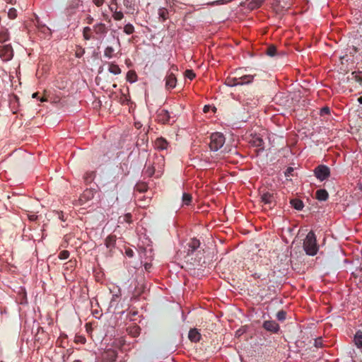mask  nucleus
<instances>
[{"mask_svg":"<svg viewBox=\"0 0 362 362\" xmlns=\"http://www.w3.org/2000/svg\"><path fill=\"white\" fill-rule=\"evenodd\" d=\"M164 158L163 156H156L152 163L148 160V165L146 166L144 174L148 177H151L156 174L158 177L163 170Z\"/></svg>","mask_w":362,"mask_h":362,"instance_id":"obj_1","label":"nucleus"},{"mask_svg":"<svg viewBox=\"0 0 362 362\" xmlns=\"http://www.w3.org/2000/svg\"><path fill=\"white\" fill-rule=\"evenodd\" d=\"M303 248L306 254L314 256L318 251L316 236L313 231H310L303 242Z\"/></svg>","mask_w":362,"mask_h":362,"instance_id":"obj_2","label":"nucleus"},{"mask_svg":"<svg viewBox=\"0 0 362 362\" xmlns=\"http://www.w3.org/2000/svg\"><path fill=\"white\" fill-rule=\"evenodd\" d=\"M225 143V137L219 132L214 133L210 136L209 148L211 151H216L221 148Z\"/></svg>","mask_w":362,"mask_h":362,"instance_id":"obj_3","label":"nucleus"},{"mask_svg":"<svg viewBox=\"0 0 362 362\" xmlns=\"http://www.w3.org/2000/svg\"><path fill=\"white\" fill-rule=\"evenodd\" d=\"M13 57V49L10 44L0 45V58L4 62L10 61Z\"/></svg>","mask_w":362,"mask_h":362,"instance_id":"obj_4","label":"nucleus"},{"mask_svg":"<svg viewBox=\"0 0 362 362\" xmlns=\"http://www.w3.org/2000/svg\"><path fill=\"white\" fill-rule=\"evenodd\" d=\"M314 173L318 180L323 181L329 177L330 170L327 166L320 165L315 169Z\"/></svg>","mask_w":362,"mask_h":362,"instance_id":"obj_5","label":"nucleus"},{"mask_svg":"<svg viewBox=\"0 0 362 362\" xmlns=\"http://www.w3.org/2000/svg\"><path fill=\"white\" fill-rule=\"evenodd\" d=\"M259 194L261 201L264 204H267L271 207L274 204V197L272 192L265 189H259Z\"/></svg>","mask_w":362,"mask_h":362,"instance_id":"obj_6","label":"nucleus"},{"mask_svg":"<svg viewBox=\"0 0 362 362\" xmlns=\"http://www.w3.org/2000/svg\"><path fill=\"white\" fill-rule=\"evenodd\" d=\"M93 30L98 38H103L106 36L108 32V28L105 23L100 22L93 26Z\"/></svg>","mask_w":362,"mask_h":362,"instance_id":"obj_7","label":"nucleus"},{"mask_svg":"<svg viewBox=\"0 0 362 362\" xmlns=\"http://www.w3.org/2000/svg\"><path fill=\"white\" fill-rule=\"evenodd\" d=\"M95 192L92 189H86L80 196L78 202L81 205L86 204L94 197Z\"/></svg>","mask_w":362,"mask_h":362,"instance_id":"obj_8","label":"nucleus"},{"mask_svg":"<svg viewBox=\"0 0 362 362\" xmlns=\"http://www.w3.org/2000/svg\"><path fill=\"white\" fill-rule=\"evenodd\" d=\"M148 189V185L146 182H138L134 187V196L138 202L142 201L141 194L146 192Z\"/></svg>","mask_w":362,"mask_h":362,"instance_id":"obj_9","label":"nucleus"},{"mask_svg":"<svg viewBox=\"0 0 362 362\" xmlns=\"http://www.w3.org/2000/svg\"><path fill=\"white\" fill-rule=\"evenodd\" d=\"M117 357V353L115 350L107 349L102 356L103 362H115Z\"/></svg>","mask_w":362,"mask_h":362,"instance_id":"obj_10","label":"nucleus"},{"mask_svg":"<svg viewBox=\"0 0 362 362\" xmlns=\"http://www.w3.org/2000/svg\"><path fill=\"white\" fill-rule=\"evenodd\" d=\"M177 78L173 72H168L165 77V88L173 89L176 86Z\"/></svg>","mask_w":362,"mask_h":362,"instance_id":"obj_11","label":"nucleus"},{"mask_svg":"<svg viewBox=\"0 0 362 362\" xmlns=\"http://www.w3.org/2000/svg\"><path fill=\"white\" fill-rule=\"evenodd\" d=\"M263 327L269 332L276 333L279 330V325L274 320H267L263 323Z\"/></svg>","mask_w":362,"mask_h":362,"instance_id":"obj_12","label":"nucleus"},{"mask_svg":"<svg viewBox=\"0 0 362 362\" xmlns=\"http://www.w3.org/2000/svg\"><path fill=\"white\" fill-rule=\"evenodd\" d=\"M170 118V112L164 109L158 111L157 119L158 122L165 124L169 122Z\"/></svg>","mask_w":362,"mask_h":362,"instance_id":"obj_13","label":"nucleus"},{"mask_svg":"<svg viewBox=\"0 0 362 362\" xmlns=\"http://www.w3.org/2000/svg\"><path fill=\"white\" fill-rule=\"evenodd\" d=\"M154 146L158 150H165L168 147V142L163 137H159L156 139Z\"/></svg>","mask_w":362,"mask_h":362,"instance_id":"obj_14","label":"nucleus"},{"mask_svg":"<svg viewBox=\"0 0 362 362\" xmlns=\"http://www.w3.org/2000/svg\"><path fill=\"white\" fill-rule=\"evenodd\" d=\"M200 246V242L196 238H192L188 243L187 255H190Z\"/></svg>","mask_w":362,"mask_h":362,"instance_id":"obj_15","label":"nucleus"},{"mask_svg":"<svg viewBox=\"0 0 362 362\" xmlns=\"http://www.w3.org/2000/svg\"><path fill=\"white\" fill-rule=\"evenodd\" d=\"M265 0H246L245 4L250 10L259 8Z\"/></svg>","mask_w":362,"mask_h":362,"instance_id":"obj_16","label":"nucleus"},{"mask_svg":"<svg viewBox=\"0 0 362 362\" xmlns=\"http://www.w3.org/2000/svg\"><path fill=\"white\" fill-rule=\"evenodd\" d=\"M189 339L192 342H198L201 339V334L197 329H191L188 334Z\"/></svg>","mask_w":362,"mask_h":362,"instance_id":"obj_17","label":"nucleus"},{"mask_svg":"<svg viewBox=\"0 0 362 362\" xmlns=\"http://www.w3.org/2000/svg\"><path fill=\"white\" fill-rule=\"evenodd\" d=\"M140 327L136 325L129 326L127 329V333L132 337H138L140 334Z\"/></svg>","mask_w":362,"mask_h":362,"instance_id":"obj_18","label":"nucleus"},{"mask_svg":"<svg viewBox=\"0 0 362 362\" xmlns=\"http://www.w3.org/2000/svg\"><path fill=\"white\" fill-rule=\"evenodd\" d=\"M116 239V235H108L105 240V246L110 250H112L115 245Z\"/></svg>","mask_w":362,"mask_h":362,"instance_id":"obj_19","label":"nucleus"},{"mask_svg":"<svg viewBox=\"0 0 362 362\" xmlns=\"http://www.w3.org/2000/svg\"><path fill=\"white\" fill-rule=\"evenodd\" d=\"M328 192L324 189H318L315 193V197L319 201H326L328 199Z\"/></svg>","mask_w":362,"mask_h":362,"instance_id":"obj_20","label":"nucleus"},{"mask_svg":"<svg viewBox=\"0 0 362 362\" xmlns=\"http://www.w3.org/2000/svg\"><path fill=\"white\" fill-rule=\"evenodd\" d=\"M9 37L8 29L4 27H0V42L4 43L7 42Z\"/></svg>","mask_w":362,"mask_h":362,"instance_id":"obj_21","label":"nucleus"},{"mask_svg":"<svg viewBox=\"0 0 362 362\" xmlns=\"http://www.w3.org/2000/svg\"><path fill=\"white\" fill-rule=\"evenodd\" d=\"M159 20L162 22L165 21L169 18V12L166 8H160L158 11Z\"/></svg>","mask_w":362,"mask_h":362,"instance_id":"obj_22","label":"nucleus"},{"mask_svg":"<svg viewBox=\"0 0 362 362\" xmlns=\"http://www.w3.org/2000/svg\"><path fill=\"white\" fill-rule=\"evenodd\" d=\"M254 76L252 75H244L238 77L239 85H245L251 83L253 81Z\"/></svg>","mask_w":362,"mask_h":362,"instance_id":"obj_23","label":"nucleus"},{"mask_svg":"<svg viewBox=\"0 0 362 362\" xmlns=\"http://www.w3.org/2000/svg\"><path fill=\"white\" fill-rule=\"evenodd\" d=\"M104 56L107 59H112L116 56L115 49L111 46H107L104 50Z\"/></svg>","mask_w":362,"mask_h":362,"instance_id":"obj_24","label":"nucleus"},{"mask_svg":"<svg viewBox=\"0 0 362 362\" xmlns=\"http://www.w3.org/2000/svg\"><path fill=\"white\" fill-rule=\"evenodd\" d=\"M108 71L115 75H118L121 74V69L119 68V66L117 64H114L112 62L109 64Z\"/></svg>","mask_w":362,"mask_h":362,"instance_id":"obj_25","label":"nucleus"},{"mask_svg":"<svg viewBox=\"0 0 362 362\" xmlns=\"http://www.w3.org/2000/svg\"><path fill=\"white\" fill-rule=\"evenodd\" d=\"M92 29L88 27H84L83 29V37L85 40H90L92 38H94V37L92 35L91 33Z\"/></svg>","mask_w":362,"mask_h":362,"instance_id":"obj_26","label":"nucleus"},{"mask_svg":"<svg viewBox=\"0 0 362 362\" xmlns=\"http://www.w3.org/2000/svg\"><path fill=\"white\" fill-rule=\"evenodd\" d=\"M250 143L252 146L263 148L264 141L263 139L259 136H254Z\"/></svg>","mask_w":362,"mask_h":362,"instance_id":"obj_27","label":"nucleus"},{"mask_svg":"<svg viewBox=\"0 0 362 362\" xmlns=\"http://www.w3.org/2000/svg\"><path fill=\"white\" fill-rule=\"evenodd\" d=\"M137 74L135 71L130 70L127 74V81L129 83H134L137 81Z\"/></svg>","mask_w":362,"mask_h":362,"instance_id":"obj_28","label":"nucleus"},{"mask_svg":"<svg viewBox=\"0 0 362 362\" xmlns=\"http://www.w3.org/2000/svg\"><path fill=\"white\" fill-rule=\"evenodd\" d=\"M354 343L358 348H362V331H358L356 333Z\"/></svg>","mask_w":362,"mask_h":362,"instance_id":"obj_29","label":"nucleus"},{"mask_svg":"<svg viewBox=\"0 0 362 362\" xmlns=\"http://www.w3.org/2000/svg\"><path fill=\"white\" fill-rule=\"evenodd\" d=\"M226 85L228 86H235L239 85L238 78V77H230L228 76L225 81Z\"/></svg>","mask_w":362,"mask_h":362,"instance_id":"obj_30","label":"nucleus"},{"mask_svg":"<svg viewBox=\"0 0 362 362\" xmlns=\"http://www.w3.org/2000/svg\"><path fill=\"white\" fill-rule=\"evenodd\" d=\"M95 176L94 171L86 172L83 176V179L86 183H90L93 181Z\"/></svg>","mask_w":362,"mask_h":362,"instance_id":"obj_31","label":"nucleus"},{"mask_svg":"<svg viewBox=\"0 0 362 362\" xmlns=\"http://www.w3.org/2000/svg\"><path fill=\"white\" fill-rule=\"evenodd\" d=\"M37 23V24L36 25V26L39 32L42 33L45 35H50V30L48 27H47L45 25H41L38 21Z\"/></svg>","mask_w":362,"mask_h":362,"instance_id":"obj_32","label":"nucleus"},{"mask_svg":"<svg viewBox=\"0 0 362 362\" xmlns=\"http://www.w3.org/2000/svg\"><path fill=\"white\" fill-rule=\"evenodd\" d=\"M291 204L293 206L294 209L297 210H301L303 208V203L300 199H292L291 201Z\"/></svg>","mask_w":362,"mask_h":362,"instance_id":"obj_33","label":"nucleus"},{"mask_svg":"<svg viewBox=\"0 0 362 362\" xmlns=\"http://www.w3.org/2000/svg\"><path fill=\"white\" fill-rule=\"evenodd\" d=\"M182 199L183 205L189 206L192 202V197L190 194L185 192L182 194Z\"/></svg>","mask_w":362,"mask_h":362,"instance_id":"obj_34","label":"nucleus"},{"mask_svg":"<svg viewBox=\"0 0 362 362\" xmlns=\"http://www.w3.org/2000/svg\"><path fill=\"white\" fill-rule=\"evenodd\" d=\"M134 31V27L131 23H127L124 26V33H125L127 35L133 34Z\"/></svg>","mask_w":362,"mask_h":362,"instance_id":"obj_35","label":"nucleus"},{"mask_svg":"<svg viewBox=\"0 0 362 362\" xmlns=\"http://www.w3.org/2000/svg\"><path fill=\"white\" fill-rule=\"evenodd\" d=\"M132 214L130 213H127L123 216L119 217V223L126 222L127 223H131L132 222Z\"/></svg>","mask_w":362,"mask_h":362,"instance_id":"obj_36","label":"nucleus"},{"mask_svg":"<svg viewBox=\"0 0 362 362\" xmlns=\"http://www.w3.org/2000/svg\"><path fill=\"white\" fill-rule=\"evenodd\" d=\"M266 54L268 55V56H270V57H274L276 54V47L272 45H269L267 48V50H266Z\"/></svg>","mask_w":362,"mask_h":362,"instance_id":"obj_37","label":"nucleus"},{"mask_svg":"<svg viewBox=\"0 0 362 362\" xmlns=\"http://www.w3.org/2000/svg\"><path fill=\"white\" fill-rule=\"evenodd\" d=\"M112 18L115 21H119L124 18V13L120 11H116L112 13Z\"/></svg>","mask_w":362,"mask_h":362,"instance_id":"obj_38","label":"nucleus"},{"mask_svg":"<svg viewBox=\"0 0 362 362\" xmlns=\"http://www.w3.org/2000/svg\"><path fill=\"white\" fill-rule=\"evenodd\" d=\"M85 53V49L80 47V46H76V50H75V56L77 58H81Z\"/></svg>","mask_w":362,"mask_h":362,"instance_id":"obj_39","label":"nucleus"},{"mask_svg":"<svg viewBox=\"0 0 362 362\" xmlns=\"http://www.w3.org/2000/svg\"><path fill=\"white\" fill-rule=\"evenodd\" d=\"M185 76L189 78V80H193L195 78L196 75L192 70L187 69L185 72Z\"/></svg>","mask_w":362,"mask_h":362,"instance_id":"obj_40","label":"nucleus"},{"mask_svg":"<svg viewBox=\"0 0 362 362\" xmlns=\"http://www.w3.org/2000/svg\"><path fill=\"white\" fill-rule=\"evenodd\" d=\"M286 317V313L284 310H279L276 314V318L279 321H284Z\"/></svg>","mask_w":362,"mask_h":362,"instance_id":"obj_41","label":"nucleus"},{"mask_svg":"<svg viewBox=\"0 0 362 362\" xmlns=\"http://www.w3.org/2000/svg\"><path fill=\"white\" fill-rule=\"evenodd\" d=\"M8 16L10 19H15L17 16V11L14 8H11L8 10Z\"/></svg>","mask_w":362,"mask_h":362,"instance_id":"obj_42","label":"nucleus"},{"mask_svg":"<svg viewBox=\"0 0 362 362\" xmlns=\"http://www.w3.org/2000/svg\"><path fill=\"white\" fill-rule=\"evenodd\" d=\"M123 3H124V6L127 8L132 10L133 11L135 10L134 9V5L132 4L131 0H124Z\"/></svg>","mask_w":362,"mask_h":362,"instance_id":"obj_43","label":"nucleus"},{"mask_svg":"<svg viewBox=\"0 0 362 362\" xmlns=\"http://www.w3.org/2000/svg\"><path fill=\"white\" fill-rule=\"evenodd\" d=\"M69 257V252L68 250H62L59 254V258L60 259H66Z\"/></svg>","mask_w":362,"mask_h":362,"instance_id":"obj_44","label":"nucleus"},{"mask_svg":"<svg viewBox=\"0 0 362 362\" xmlns=\"http://www.w3.org/2000/svg\"><path fill=\"white\" fill-rule=\"evenodd\" d=\"M74 341L77 344H84L86 341V339L83 336H76Z\"/></svg>","mask_w":362,"mask_h":362,"instance_id":"obj_45","label":"nucleus"},{"mask_svg":"<svg viewBox=\"0 0 362 362\" xmlns=\"http://www.w3.org/2000/svg\"><path fill=\"white\" fill-rule=\"evenodd\" d=\"M315 346L317 348L322 346V339L321 337L315 339Z\"/></svg>","mask_w":362,"mask_h":362,"instance_id":"obj_46","label":"nucleus"},{"mask_svg":"<svg viewBox=\"0 0 362 362\" xmlns=\"http://www.w3.org/2000/svg\"><path fill=\"white\" fill-rule=\"evenodd\" d=\"M105 2V0H93V3L94 4L99 7L100 6H102Z\"/></svg>","mask_w":362,"mask_h":362,"instance_id":"obj_47","label":"nucleus"},{"mask_svg":"<svg viewBox=\"0 0 362 362\" xmlns=\"http://www.w3.org/2000/svg\"><path fill=\"white\" fill-rule=\"evenodd\" d=\"M109 9L110 11L114 13L115 11H116L117 10V3H115V5H110L109 6Z\"/></svg>","mask_w":362,"mask_h":362,"instance_id":"obj_48","label":"nucleus"},{"mask_svg":"<svg viewBox=\"0 0 362 362\" xmlns=\"http://www.w3.org/2000/svg\"><path fill=\"white\" fill-rule=\"evenodd\" d=\"M93 21H94L93 18L91 16H90V15H88V16L86 17V23H87L88 24H90H90H92V23H93Z\"/></svg>","mask_w":362,"mask_h":362,"instance_id":"obj_49","label":"nucleus"},{"mask_svg":"<svg viewBox=\"0 0 362 362\" xmlns=\"http://www.w3.org/2000/svg\"><path fill=\"white\" fill-rule=\"evenodd\" d=\"M126 255L129 257H132L134 256V252L132 249H127L126 250Z\"/></svg>","mask_w":362,"mask_h":362,"instance_id":"obj_50","label":"nucleus"},{"mask_svg":"<svg viewBox=\"0 0 362 362\" xmlns=\"http://www.w3.org/2000/svg\"><path fill=\"white\" fill-rule=\"evenodd\" d=\"M28 218L30 221H36L37 218V216L35 214L29 215Z\"/></svg>","mask_w":362,"mask_h":362,"instance_id":"obj_51","label":"nucleus"},{"mask_svg":"<svg viewBox=\"0 0 362 362\" xmlns=\"http://www.w3.org/2000/svg\"><path fill=\"white\" fill-rule=\"evenodd\" d=\"M293 170V168L289 167L287 168L286 171L285 172L286 176H289V175L291 173V172Z\"/></svg>","mask_w":362,"mask_h":362,"instance_id":"obj_52","label":"nucleus"},{"mask_svg":"<svg viewBox=\"0 0 362 362\" xmlns=\"http://www.w3.org/2000/svg\"><path fill=\"white\" fill-rule=\"evenodd\" d=\"M102 16H103L104 20H105L107 22H110V18L107 14L103 13Z\"/></svg>","mask_w":362,"mask_h":362,"instance_id":"obj_53","label":"nucleus"},{"mask_svg":"<svg viewBox=\"0 0 362 362\" xmlns=\"http://www.w3.org/2000/svg\"><path fill=\"white\" fill-rule=\"evenodd\" d=\"M321 112H322V113H326V114L329 113V107H325L322 108V110H321Z\"/></svg>","mask_w":362,"mask_h":362,"instance_id":"obj_54","label":"nucleus"},{"mask_svg":"<svg viewBox=\"0 0 362 362\" xmlns=\"http://www.w3.org/2000/svg\"><path fill=\"white\" fill-rule=\"evenodd\" d=\"M57 214H59V218L62 221H64L65 220H64V214H63V212H62V211H59V212H57Z\"/></svg>","mask_w":362,"mask_h":362,"instance_id":"obj_55","label":"nucleus"},{"mask_svg":"<svg viewBox=\"0 0 362 362\" xmlns=\"http://www.w3.org/2000/svg\"><path fill=\"white\" fill-rule=\"evenodd\" d=\"M355 78H356V80L357 81H359V82L362 81V76H361V75H356Z\"/></svg>","mask_w":362,"mask_h":362,"instance_id":"obj_56","label":"nucleus"},{"mask_svg":"<svg viewBox=\"0 0 362 362\" xmlns=\"http://www.w3.org/2000/svg\"><path fill=\"white\" fill-rule=\"evenodd\" d=\"M209 109V107L208 105H205L204 107V112H208Z\"/></svg>","mask_w":362,"mask_h":362,"instance_id":"obj_57","label":"nucleus"},{"mask_svg":"<svg viewBox=\"0 0 362 362\" xmlns=\"http://www.w3.org/2000/svg\"><path fill=\"white\" fill-rule=\"evenodd\" d=\"M33 98H38V93H34L32 95Z\"/></svg>","mask_w":362,"mask_h":362,"instance_id":"obj_58","label":"nucleus"},{"mask_svg":"<svg viewBox=\"0 0 362 362\" xmlns=\"http://www.w3.org/2000/svg\"><path fill=\"white\" fill-rule=\"evenodd\" d=\"M122 103H124L125 100H127V98L125 95H123L122 98H121Z\"/></svg>","mask_w":362,"mask_h":362,"instance_id":"obj_59","label":"nucleus"},{"mask_svg":"<svg viewBox=\"0 0 362 362\" xmlns=\"http://www.w3.org/2000/svg\"><path fill=\"white\" fill-rule=\"evenodd\" d=\"M5 1L8 4H14L15 0H5Z\"/></svg>","mask_w":362,"mask_h":362,"instance_id":"obj_60","label":"nucleus"},{"mask_svg":"<svg viewBox=\"0 0 362 362\" xmlns=\"http://www.w3.org/2000/svg\"><path fill=\"white\" fill-rule=\"evenodd\" d=\"M358 102L360 104H362V97H361H361H359V98H358Z\"/></svg>","mask_w":362,"mask_h":362,"instance_id":"obj_61","label":"nucleus"},{"mask_svg":"<svg viewBox=\"0 0 362 362\" xmlns=\"http://www.w3.org/2000/svg\"><path fill=\"white\" fill-rule=\"evenodd\" d=\"M45 100H46V99H45V98H42L40 99V101H41V102H44V101H45Z\"/></svg>","mask_w":362,"mask_h":362,"instance_id":"obj_62","label":"nucleus"},{"mask_svg":"<svg viewBox=\"0 0 362 362\" xmlns=\"http://www.w3.org/2000/svg\"><path fill=\"white\" fill-rule=\"evenodd\" d=\"M172 69H174V70H177V67H176V66H172Z\"/></svg>","mask_w":362,"mask_h":362,"instance_id":"obj_63","label":"nucleus"},{"mask_svg":"<svg viewBox=\"0 0 362 362\" xmlns=\"http://www.w3.org/2000/svg\"><path fill=\"white\" fill-rule=\"evenodd\" d=\"M73 362H81V361H79V360H75V361H73Z\"/></svg>","mask_w":362,"mask_h":362,"instance_id":"obj_64","label":"nucleus"}]
</instances>
